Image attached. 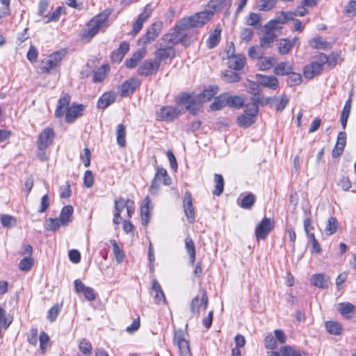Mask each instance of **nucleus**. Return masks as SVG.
<instances>
[{
    "mask_svg": "<svg viewBox=\"0 0 356 356\" xmlns=\"http://www.w3.org/2000/svg\"><path fill=\"white\" fill-rule=\"evenodd\" d=\"M70 99V95L65 93L59 99L55 111V115L57 118H61L65 114V120L68 123L73 122L77 118L81 116L84 110L83 104H72L69 106Z\"/></svg>",
    "mask_w": 356,
    "mask_h": 356,
    "instance_id": "obj_1",
    "label": "nucleus"
},
{
    "mask_svg": "<svg viewBox=\"0 0 356 356\" xmlns=\"http://www.w3.org/2000/svg\"><path fill=\"white\" fill-rule=\"evenodd\" d=\"M112 13V9L106 8L99 15L95 16L87 24V27L81 33V39L90 41L92 38L98 33L100 29Z\"/></svg>",
    "mask_w": 356,
    "mask_h": 356,
    "instance_id": "obj_2",
    "label": "nucleus"
},
{
    "mask_svg": "<svg viewBox=\"0 0 356 356\" xmlns=\"http://www.w3.org/2000/svg\"><path fill=\"white\" fill-rule=\"evenodd\" d=\"M213 16V12L205 10L197 13L191 17L184 18L181 20L180 26H185L187 29L193 27H201L207 24Z\"/></svg>",
    "mask_w": 356,
    "mask_h": 356,
    "instance_id": "obj_3",
    "label": "nucleus"
},
{
    "mask_svg": "<svg viewBox=\"0 0 356 356\" xmlns=\"http://www.w3.org/2000/svg\"><path fill=\"white\" fill-rule=\"evenodd\" d=\"M177 103L184 105L188 111L195 115L199 111L203 102L198 95L183 93L178 97Z\"/></svg>",
    "mask_w": 356,
    "mask_h": 356,
    "instance_id": "obj_4",
    "label": "nucleus"
},
{
    "mask_svg": "<svg viewBox=\"0 0 356 356\" xmlns=\"http://www.w3.org/2000/svg\"><path fill=\"white\" fill-rule=\"evenodd\" d=\"M180 25L181 20L175 25L172 33L165 34L163 36L161 42L169 45L171 47L175 44L181 42L186 37V31L188 29L187 27H185V26Z\"/></svg>",
    "mask_w": 356,
    "mask_h": 356,
    "instance_id": "obj_5",
    "label": "nucleus"
},
{
    "mask_svg": "<svg viewBox=\"0 0 356 356\" xmlns=\"http://www.w3.org/2000/svg\"><path fill=\"white\" fill-rule=\"evenodd\" d=\"M65 55L66 51L61 49L51 54L47 58L42 60L40 67L42 72H49L51 69L54 68L60 63Z\"/></svg>",
    "mask_w": 356,
    "mask_h": 356,
    "instance_id": "obj_6",
    "label": "nucleus"
},
{
    "mask_svg": "<svg viewBox=\"0 0 356 356\" xmlns=\"http://www.w3.org/2000/svg\"><path fill=\"white\" fill-rule=\"evenodd\" d=\"M186 334L181 330L175 332L174 342L177 346L180 356H192L189 342L186 339Z\"/></svg>",
    "mask_w": 356,
    "mask_h": 356,
    "instance_id": "obj_7",
    "label": "nucleus"
},
{
    "mask_svg": "<svg viewBox=\"0 0 356 356\" xmlns=\"http://www.w3.org/2000/svg\"><path fill=\"white\" fill-rule=\"evenodd\" d=\"M159 182H162L165 186L171 184V179L168 176V172L163 168H157V170L150 186V192L152 194L157 193L159 188Z\"/></svg>",
    "mask_w": 356,
    "mask_h": 356,
    "instance_id": "obj_8",
    "label": "nucleus"
},
{
    "mask_svg": "<svg viewBox=\"0 0 356 356\" xmlns=\"http://www.w3.org/2000/svg\"><path fill=\"white\" fill-rule=\"evenodd\" d=\"M274 227V220L264 218L255 227V236L257 240L265 239Z\"/></svg>",
    "mask_w": 356,
    "mask_h": 356,
    "instance_id": "obj_9",
    "label": "nucleus"
},
{
    "mask_svg": "<svg viewBox=\"0 0 356 356\" xmlns=\"http://www.w3.org/2000/svg\"><path fill=\"white\" fill-rule=\"evenodd\" d=\"M55 133L50 127L44 128L39 134L37 140V145L40 150L42 151L51 145L54 140Z\"/></svg>",
    "mask_w": 356,
    "mask_h": 356,
    "instance_id": "obj_10",
    "label": "nucleus"
},
{
    "mask_svg": "<svg viewBox=\"0 0 356 356\" xmlns=\"http://www.w3.org/2000/svg\"><path fill=\"white\" fill-rule=\"evenodd\" d=\"M234 44L232 42L227 51V57L229 58V66L235 70H240L243 68L245 64V58L242 55H234Z\"/></svg>",
    "mask_w": 356,
    "mask_h": 356,
    "instance_id": "obj_11",
    "label": "nucleus"
},
{
    "mask_svg": "<svg viewBox=\"0 0 356 356\" xmlns=\"http://www.w3.org/2000/svg\"><path fill=\"white\" fill-rule=\"evenodd\" d=\"M181 111L177 108L173 106H163L157 111L156 117L159 120L171 122L178 118Z\"/></svg>",
    "mask_w": 356,
    "mask_h": 356,
    "instance_id": "obj_12",
    "label": "nucleus"
},
{
    "mask_svg": "<svg viewBox=\"0 0 356 356\" xmlns=\"http://www.w3.org/2000/svg\"><path fill=\"white\" fill-rule=\"evenodd\" d=\"M315 60L305 67L303 74L305 78L311 79L320 74L323 70V65L320 63V58L317 55Z\"/></svg>",
    "mask_w": 356,
    "mask_h": 356,
    "instance_id": "obj_13",
    "label": "nucleus"
},
{
    "mask_svg": "<svg viewBox=\"0 0 356 356\" xmlns=\"http://www.w3.org/2000/svg\"><path fill=\"white\" fill-rule=\"evenodd\" d=\"M160 67V62L155 60H146L138 68V73L142 76H150L156 74Z\"/></svg>",
    "mask_w": 356,
    "mask_h": 356,
    "instance_id": "obj_14",
    "label": "nucleus"
},
{
    "mask_svg": "<svg viewBox=\"0 0 356 356\" xmlns=\"http://www.w3.org/2000/svg\"><path fill=\"white\" fill-rule=\"evenodd\" d=\"M162 26L163 23L161 22H156L152 24L141 38L143 44H146L154 41L161 33Z\"/></svg>",
    "mask_w": 356,
    "mask_h": 356,
    "instance_id": "obj_15",
    "label": "nucleus"
},
{
    "mask_svg": "<svg viewBox=\"0 0 356 356\" xmlns=\"http://www.w3.org/2000/svg\"><path fill=\"white\" fill-rule=\"evenodd\" d=\"M183 207L187 220L189 223L192 224L195 221V211L193 207L192 195L186 191L184 195Z\"/></svg>",
    "mask_w": 356,
    "mask_h": 356,
    "instance_id": "obj_16",
    "label": "nucleus"
},
{
    "mask_svg": "<svg viewBox=\"0 0 356 356\" xmlns=\"http://www.w3.org/2000/svg\"><path fill=\"white\" fill-rule=\"evenodd\" d=\"M152 12V8L150 7L149 4H147L144 8V11L140 13L137 19V20L133 24L132 34L136 35L139 33V31L143 28V23L145 20H147L151 15Z\"/></svg>",
    "mask_w": 356,
    "mask_h": 356,
    "instance_id": "obj_17",
    "label": "nucleus"
},
{
    "mask_svg": "<svg viewBox=\"0 0 356 356\" xmlns=\"http://www.w3.org/2000/svg\"><path fill=\"white\" fill-rule=\"evenodd\" d=\"M257 79L259 84L270 90H276L279 88L278 79L274 76L257 74Z\"/></svg>",
    "mask_w": 356,
    "mask_h": 356,
    "instance_id": "obj_18",
    "label": "nucleus"
},
{
    "mask_svg": "<svg viewBox=\"0 0 356 356\" xmlns=\"http://www.w3.org/2000/svg\"><path fill=\"white\" fill-rule=\"evenodd\" d=\"M140 83L135 78H131L124 81L121 86L120 95L122 97H127L134 92L137 88L139 87Z\"/></svg>",
    "mask_w": 356,
    "mask_h": 356,
    "instance_id": "obj_19",
    "label": "nucleus"
},
{
    "mask_svg": "<svg viewBox=\"0 0 356 356\" xmlns=\"http://www.w3.org/2000/svg\"><path fill=\"white\" fill-rule=\"evenodd\" d=\"M155 56L160 62L168 58L171 59L174 58L175 56V52L172 47L163 44V42H160V47L155 52Z\"/></svg>",
    "mask_w": 356,
    "mask_h": 356,
    "instance_id": "obj_20",
    "label": "nucleus"
},
{
    "mask_svg": "<svg viewBox=\"0 0 356 356\" xmlns=\"http://www.w3.org/2000/svg\"><path fill=\"white\" fill-rule=\"evenodd\" d=\"M151 289L155 293L154 297L155 304H165L166 302L165 294L160 284L155 279L152 281Z\"/></svg>",
    "mask_w": 356,
    "mask_h": 356,
    "instance_id": "obj_21",
    "label": "nucleus"
},
{
    "mask_svg": "<svg viewBox=\"0 0 356 356\" xmlns=\"http://www.w3.org/2000/svg\"><path fill=\"white\" fill-rule=\"evenodd\" d=\"M256 197L252 193L241 195L238 200V204L244 209H250L255 203Z\"/></svg>",
    "mask_w": 356,
    "mask_h": 356,
    "instance_id": "obj_22",
    "label": "nucleus"
},
{
    "mask_svg": "<svg viewBox=\"0 0 356 356\" xmlns=\"http://www.w3.org/2000/svg\"><path fill=\"white\" fill-rule=\"evenodd\" d=\"M149 204H150V199L149 197H146L143 202V204L140 208V216H141V221L142 225L147 226L149 220V212H150V208H149Z\"/></svg>",
    "mask_w": 356,
    "mask_h": 356,
    "instance_id": "obj_23",
    "label": "nucleus"
},
{
    "mask_svg": "<svg viewBox=\"0 0 356 356\" xmlns=\"http://www.w3.org/2000/svg\"><path fill=\"white\" fill-rule=\"evenodd\" d=\"M145 51L143 49H138L133 54L131 57L126 60L125 65L128 68H134L137 66L139 61L145 56Z\"/></svg>",
    "mask_w": 356,
    "mask_h": 356,
    "instance_id": "obj_24",
    "label": "nucleus"
},
{
    "mask_svg": "<svg viewBox=\"0 0 356 356\" xmlns=\"http://www.w3.org/2000/svg\"><path fill=\"white\" fill-rule=\"evenodd\" d=\"M227 106L235 108H239L244 104V98L243 95H230L226 93Z\"/></svg>",
    "mask_w": 356,
    "mask_h": 356,
    "instance_id": "obj_25",
    "label": "nucleus"
},
{
    "mask_svg": "<svg viewBox=\"0 0 356 356\" xmlns=\"http://www.w3.org/2000/svg\"><path fill=\"white\" fill-rule=\"evenodd\" d=\"M221 29L219 26H216L215 29L209 34L207 39V47L209 49H213L216 47L220 40Z\"/></svg>",
    "mask_w": 356,
    "mask_h": 356,
    "instance_id": "obj_26",
    "label": "nucleus"
},
{
    "mask_svg": "<svg viewBox=\"0 0 356 356\" xmlns=\"http://www.w3.org/2000/svg\"><path fill=\"white\" fill-rule=\"evenodd\" d=\"M232 6V0H211L208 3V7L211 9L209 11H220L226 6L229 8Z\"/></svg>",
    "mask_w": 356,
    "mask_h": 356,
    "instance_id": "obj_27",
    "label": "nucleus"
},
{
    "mask_svg": "<svg viewBox=\"0 0 356 356\" xmlns=\"http://www.w3.org/2000/svg\"><path fill=\"white\" fill-rule=\"evenodd\" d=\"M312 283L316 287L327 289L329 286V278L323 274H314L312 277Z\"/></svg>",
    "mask_w": 356,
    "mask_h": 356,
    "instance_id": "obj_28",
    "label": "nucleus"
},
{
    "mask_svg": "<svg viewBox=\"0 0 356 356\" xmlns=\"http://www.w3.org/2000/svg\"><path fill=\"white\" fill-rule=\"evenodd\" d=\"M115 100V95L112 92L104 93L98 100L97 107L99 108H106Z\"/></svg>",
    "mask_w": 356,
    "mask_h": 356,
    "instance_id": "obj_29",
    "label": "nucleus"
},
{
    "mask_svg": "<svg viewBox=\"0 0 356 356\" xmlns=\"http://www.w3.org/2000/svg\"><path fill=\"white\" fill-rule=\"evenodd\" d=\"M218 88L216 86H210L207 88H205L198 95L201 99L202 102H206L211 100L218 92Z\"/></svg>",
    "mask_w": 356,
    "mask_h": 356,
    "instance_id": "obj_30",
    "label": "nucleus"
},
{
    "mask_svg": "<svg viewBox=\"0 0 356 356\" xmlns=\"http://www.w3.org/2000/svg\"><path fill=\"white\" fill-rule=\"evenodd\" d=\"M116 140L120 147L126 146V127L122 124H119L116 127Z\"/></svg>",
    "mask_w": 356,
    "mask_h": 356,
    "instance_id": "obj_31",
    "label": "nucleus"
},
{
    "mask_svg": "<svg viewBox=\"0 0 356 356\" xmlns=\"http://www.w3.org/2000/svg\"><path fill=\"white\" fill-rule=\"evenodd\" d=\"M292 70V65L289 62H282L274 68V73L277 76L288 75Z\"/></svg>",
    "mask_w": 356,
    "mask_h": 356,
    "instance_id": "obj_32",
    "label": "nucleus"
},
{
    "mask_svg": "<svg viewBox=\"0 0 356 356\" xmlns=\"http://www.w3.org/2000/svg\"><path fill=\"white\" fill-rule=\"evenodd\" d=\"M73 211V207L71 205H67L62 209L58 218L61 220L62 226H66L69 223Z\"/></svg>",
    "mask_w": 356,
    "mask_h": 356,
    "instance_id": "obj_33",
    "label": "nucleus"
},
{
    "mask_svg": "<svg viewBox=\"0 0 356 356\" xmlns=\"http://www.w3.org/2000/svg\"><path fill=\"white\" fill-rule=\"evenodd\" d=\"M185 248L189 254L190 263L193 265L195 261V248L193 239L189 236L185 238Z\"/></svg>",
    "mask_w": 356,
    "mask_h": 356,
    "instance_id": "obj_34",
    "label": "nucleus"
},
{
    "mask_svg": "<svg viewBox=\"0 0 356 356\" xmlns=\"http://www.w3.org/2000/svg\"><path fill=\"white\" fill-rule=\"evenodd\" d=\"M337 309L343 316L347 318H350L351 316L350 314L354 313L356 308L354 305L350 302H343L339 304Z\"/></svg>",
    "mask_w": 356,
    "mask_h": 356,
    "instance_id": "obj_35",
    "label": "nucleus"
},
{
    "mask_svg": "<svg viewBox=\"0 0 356 356\" xmlns=\"http://www.w3.org/2000/svg\"><path fill=\"white\" fill-rule=\"evenodd\" d=\"M320 58V63H323L324 65L325 63H327L330 66L334 67L337 64L338 59L339 56L334 53H332L329 56H326L325 54L320 53L318 54Z\"/></svg>",
    "mask_w": 356,
    "mask_h": 356,
    "instance_id": "obj_36",
    "label": "nucleus"
},
{
    "mask_svg": "<svg viewBox=\"0 0 356 356\" xmlns=\"http://www.w3.org/2000/svg\"><path fill=\"white\" fill-rule=\"evenodd\" d=\"M277 35L273 31H265L264 36L260 39V46L262 48H268L275 40Z\"/></svg>",
    "mask_w": 356,
    "mask_h": 356,
    "instance_id": "obj_37",
    "label": "nucleus"
},
{
    "mask_svg": "<svg viewBox=\"0 0 356 356\" xmlns=\"http://www.w3.org/2000/svg\"><path fill=\"white\" fill-rule=\"evenodd\" d=\"M280 351L284 356H309L305 351L295 350L290 346H282Z\"/></svg>",
    "mask_w": 356,
    "mask_h": 356,
    "instance_id": "obj_38",
    "label": "nucleus"
},
{
    "mask_svg": "<svg viewBox=\"0 0 356 356\" xmlns=\"http://www.w3.org/2000/svg\"><path fill=\"white\" fill-rule=\"evenodd\" d=\"M350 108H351V99L349 98L346 101V102L343 106V111L341 112V115L340 120H341V125H342V127L343 129H345L346 127L348 119L350 112Z\"/></svg>",
    "mask_w": 356,
    "mask_h": 356,
    "instance_id": "obj_39",
    "label": "nucleus"
},
{
    "mask_svg": "<svg viewBox=\"0 0 356 356\" xmlns=\"http://www.w3.org/2000/svg\"><path fill=\"white\" fill-rule=\"evenodd\" d=\"M108 69L109 68L108 65H102L97 71L94 72L92 81L95 83L103 81L106 76Z\"/></svg>",
    "mask_w": 356,
    "mask_h": 356,
    "instance_id": "obj_40",
    "label": "nucleus"
},
{
    "mask_svg": "<svg viewBox=\"0 0 356 356\" xmlns=\"http://www.w3.org/2000/svg\"><path fill=\"white\" fill-rule=\"evenodd\" d=\"M214 181L216 183L215 189L213 191V194L216 196H219L222 194L224 190V179L221 175H214Z\"/></svg>",
    "mask_w": 356,
    "mask_h": 356,
    "instance_id": "obj_41",
    "label": "nucleus"
},
{
    "mask_svg": "<svg viewBox=\"0 0 356 356\" xmlns=\"http://www.w3.org/2000/svg\"><path fill=\"white\" fill-rule=\"evenodd\" d=\"M338 227L337 220L334 217H330L327 221L325 232L327 235H332L337 231Z\"/></svg>",
    "mask_w": 356,
    "mask_h": 356,
    "instance_id": "obj_42",
    "label": "nucleus"
},
{
    "mask_svg": "<svg viewBox=\"0 0 356 356\" xmlns=\"http://www.w3.org/2000/svg\"><path fill=\"white\" fill-rule=\"evenodd\" d=\"M325 327L330 334L334 335H339L342 330L341 325L339 323L332 321L325 323Z\"/></svg>",
    "mask_w": 356,
    "mask_h": 356,
    "instance_id": "obj_43",
    "label": "nucleus"
},
{
    "mask_svg": "<svg viewBox=\"0 0 356 356\" xmlns=\"http://www.w3.org/2000/svg\"><path fill=\"white\" fill-rule=\"evenodd\" d=\"M225 106H227L226 93L216 97L210 108L212 111H218L222 109Z\"/></svg>",
    "mask_w": 356,
    "mask_h": 356,
    "instance_id": "obj_44",
    "label": "nucleus"
},
{
    "mask_svg": "<svg viewBox=\"0 0 356 356\" xmlns=\"http://www.w3.org/2000/svg\"><path fill=\"white\" fill-rule=\"evenodd\" d=\"M289 102V98L285 95L273 99V106L277 111H282L284 109Z\"/></svg>",
    "mask_w": 356,
    "mask_h": 356,
    "instance_id": "obj_45",
    "label": "nucleus"
},
{
    "mask_svg": "<svg viewBox=\"0 0 356 356\" xmlns=\"http://www.w3.org/2000/svg\"><path fill=\"white\" fill-rule=\"evenodd\" d=\"M309 44L314 49H325L328 47V42L320 37L314 38L309 42Z\"/></svg>",
    "mask_w": 356,
    "mask_h": 356,
    "instance_id": "obj_46",
    "label": "nucleus"
},
{
    "mask_svg": "<svg viewBox=\"0 0 356 356\" xmlns=\"http://www.w3.org/2000/svg\"><path fill=\"white\" fill-rule=\"evenodd\" d=\"M261 18L259 14L255 13H250L249 15L245 18V24L257 27L260 26Z\"/></svg>",
    "mask_w": 356,
    "mask_h": 356,
    "instance_id": "obj_47",
    "label": "nucleus"
},
{
    "mask_svg": "<svg viewBox=\"0 0 356 356\" xmlns=\"http://www.w3.org/2000/svg\"><path fill=\"white\" fill-rule=\"evenodd\" d=\"M293 43L289 39H281L278 51L282 55L287 54L292 49Z\"/></svg>",
    "mask_w": 356,
    "mask_h": 356,
    "instance_id": "obj_48",
    "label": "nucleus"
},
{
    "mask_svg": "<svg viewBox=\"0 0 356 356\" xmlns=\"http://www.w3.org/2000/svg\"><path fill=\"white\" fill-rule=\"evenodd\" d=\"M111 243L113 246L115 258L118 264L122 263L124 259V254L122 249L119 247L115 240H111Z\"/></svg>",
    "mask_w": 356,
    "mask_h": 356,
    "instance_id": "obj_49",
    "label": "nucleus"
},
{
    "mask_svg": "<svg viewBox=\"0 0 356 356\" xmlns=\"http://www.w3.org/2000/svg\"><path fill=\"white\" fill-rule=\"evenodd\" d=\"M236 121L239 126L248 127L255 122V119H253L250 116L243 113V115L237 117Z\"/></svg>",
    "mask_w": 356,
    "mask_h": 356,
    "instance_id": "obj_50",
    "label": "nucleus"
},
{
    "mask_svg": "<svg viewBox=\"0 0 356 356\" xmlns=\"http://www.w3.org/2000/svg\"><path fill=\"white\" fill-rule=\"evenodd\" d=\"M1 223L3 227L10 228L16 225L17 220L13 216L4 214L1 216Z\"/></svg>",
    "mask_w": 356,
    "mask_h": 356,
    "instance_id": "obj_51",
    "label": "nucleus"
},
{
    "mask_svg": "<svg viewBox=\"0 0 356 356\" xmlns=\"http://www.w3.org/2000/svg\"><path fill=\"white\" fill-rule=\"evenodd\" d=\"M223 79L227 83H236L241 80V76L239 74L229 70L225 72Z\"/></svg>",
    "mask_w": 356,
    "mask_h": 356,
    "instance_id": "obj_52",
    "label": "nucleus"
},
{
    "mask_svg": "<svg viewBox=\"0 0 356 356\" xmlns=\"http://www.w3.org/2000/svg\"><path fill=\"white\" fill-rule=\"evenodd\" d=\"M302 82V76L299 73H295L292 71L288 74L287 83L290 86H298Z\"/></svg>",
    "mask_w": 356,
    "mask_h": 356,
    "instance_id": "obj_53",
    "label": "nucleus"
},
{
    "mask_svg": "<svg viewBox=\"0 0 356 356\" xmlns=\"http://www.w3.org/2000/svg\"><path fill=\"white\" fill-rule=\"evenodd\" d=\"M64 10L65 8L61 6L58 7L51 14L44 16V18L46 19L44 22L49 23L52 21L58 20Z\"/></svg>",
    "mask_w": 356,
    "mask_h": 356,
    "instance_id": "obj_54",
    "label": "nucleus"
},
{
    "mask_svg": "<svg viewBox=\"0 0 356 356\" xmlns=\"http://www.w3.org/2000/svg\"><path fill=\"white\" fill-rule=\"evenodd\" d=\"M277 3V0H261L258 7L260 10L268 11L273 9Z\"/></svg>",
    "mask_w": 356,
    "mask_h": 356,
    "instance_id": "obj_55",
    "label": "nucleus"
},
{
    "mask_svg": "<svg viewBox=\"0 0 356 356\" xmlns=\"http://www.w3.org/2000/svg\"><path fill=\"white\" fill-rule=\"evenodd\" d=\"M79 348L83 355H90L92 353L91 343L86 339L80 341Z\"/></svg>",
    "mask_w": 356,
    "mask_h": 356,
    "instance_id": "obj_56",
    "label": "nucleus"
},
{
    "mask_svg": "<svg viewBox=\"0 0 356 356\" xmlns=\"http://www.w3.org/2000/svg\"><path fill=\"white\" fill-rule=\"evenodd\" d=\"M61 225V220L59 218H49L48 223L45 225V228L47 230L55 232L57 231Z\"/></svg>",
    "mask_w": 356,
    "mask_h": 356,
    "instance_id": "obj_57",
    "label": "nucleus"
},
{
    "mask_svg": "<svg viewBox=\"0 0 356 356\" xmlns=\"http://www.w3.org/2000/svg\"><path fill=\"white\" fill-rule=\"evenodd\" d=\"M274 58L273 57H265L261 59L259 66L261 70H268L273 65Z\"/></svg>",
    "mask_w": 356,
    "mask_h": 356,
    "instance_id": "obj_58",
    "label": "nucleus"
},
{
    "mask_svg": "<svg viewBox=\"0 0 356 356\" xmlns=\"http://www.w3.org/2000/svg\"><path fill=\"white\" fill-rule=\"evenodd\" d=\"M254 35V31L250 28H243L240 33V38L242 41L248 43L250 42Z\"/></svg>",
    "mask_w": 356,
    "mask_h": 356,
    "instance_id": "obj_59",
    "label": "nucleus"
},
{
    "mask_svg": "<svg viewBox=\"0 0 356 356\" xmlns=\"http://www.w3.org/2000/svg\"><path fill=\"white\" fill-rule=\"evenodd\" d=\"M33 264V260L31 257H26L21 260L19 268L24 271L29 270Z\"/></svg>",
    "mask_w": 356,
    "mask_h": 356,
    "instance_id": "obj_60",
    "label": "nucleus"
},
{
    "mask_svg": "<svg viewBox=\"0 0 356 356\" xmlns=\"http://www.w3.org/2000/svg\"><path fill=\"white\" fill-rule=\"evenodd\" d=\"M248 92L251 95H259L261 89L259 85L254 81H248L246 85Z\"/></svg>",
    "mask_w": 356,
    "mask_h": 356,
    "instance_id": "obj_61",
    "label": "nucleus"
},
{
    "mask_svg": "<svg viewBox=\"0 0 356 356\" xmlns=\"http://www.w3.org/2000/svg\"><path fill=\"white\" fill-rule=\"evenodd\" d=\"M128 200H125L122 197H119L115 201V211L121 213L128 204Z\"/></svg>",
    "mask_w": 356,
    "mask_h": 356,
    "instance_id": "obj_62",
    "label": "nucleus"
},
{
    "mask_svg": "<svg viewBox=\"0 0 356 356\" xmlns=\"http://www.w3.org/2000/svg\"><path fill=\"white\" fill-rule=\"evenodd\" d=\"M49 197L47 194L44 195L40 200V205L38 209L39 213H44L47 211V209L49 207Z\"/></svg>",
    "mask_w": 356,
    "mask_h": 356,
    "instance_id": "obj_63",
    "label": "nucleus"
},
{
    "mask_svg": "<svg viewBox=\"0 0 356 356\" xmlns=\"http://www.w3.org/2000/svg\"><path fill=\"white\" fill-rule=\"evenodd\" d=\"M60 309V307L56 304L49 310L47 318L51 322L56 321L59 314Z\"/></svg>",
    "mask_w": 356,
    "mask_h": 356,
    "instance_id": "obj_64",
    "label": "nucleus"
}]
</instances>
